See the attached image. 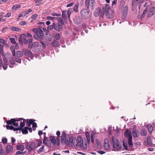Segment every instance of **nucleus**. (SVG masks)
Instances as JSON below:
<instances>
[{"label": "nucleus", "instance_id": "1", "mask_svg": "<svg viewBox=\"0 0 155 155\" xmlns=\"http://www.w3.org/2000/svg\"><path fill=\"white\" fill-rule=\"evenodd\" d=\"M32 31L35 33L33 35L35 39L37 40L44 39V33L41 28H33Z\"/></svg>", "mask_w": 155, "mask_h": 155}, {"label": "nucleus", "instance_id": "2", "mask_svg": "<svg viewBox=\"0 0 155 155\" xmlns=\"http://www.w3.org/2000/svg\"><path fill=\"white\" fill-rule=\"evenodd\" d=\"M29 49H32V50L34 52H39L43 50V48L38 42L36 41L32 43L31 48H29Z\"/></svg>", "mask_w": 155, "mask_h": 155}, {"label": "nucleus", "instance_id": "3", "mask_svg": "<svg viewBox=\"0 0 155 155\" xmlns=\"http://www.w3.org/2000/svg\"><path fill=\"white\" fill-rule=\"evenodd\" d=\"M81 14L84 19H87L91 16L92 13L88 9H82L81 11Z\"/></svg>", "mask_w": 155, "mask_h": 155}, {"label": "nucleus", "instance_id": "4", "mask_svg": "<svg viewBox=\"0 0 155 155\" xmlns=\"http://www.w3.org/2000/svg\"><path fill=\"white\" fill-rule=\"evenodd\" d=\"M77 139L75 137H72L69 138L68 141H67L66 142V145H72L73 144L75 149L78 148V146L77 145Z\"/></svg>", "mask_w": 155, "mask_h": 155}, {"label": "nucleus", "instance_id": "5", "mask_svg": "<svg viewBox=\"0 0 155 155\" xmlns=\"http://www.w3.org/2000/svg\"><path fill=\"white\" fill-rule=\"evenodd\" d=\"M112 141L113 148L114 149H116L117 151H119L121 149V147L120 144L118 139H117L115 141L114 137H113L112 138Z\"/></svg>", "mask_w": 155, "mask_h": 155}, {"label": "nucleus", "instance_id": "6", "mask_svg": "<svg viewBox=\"0 0 155 155\" xmlns=\"http://www.w3.org/2000/svg\"><path fill=\"white\" fill-rule=\"evenodd\" d=\"M26 38V35L25 34H23L20 35L18 38V42L21 45H22L23 43L25 45L28 44L27 40Z\"/></svg>", "mask_w": 155, "mask_h": 155}, {"label": "nucleus", "instance_id": "7", "mask_svg": "<svg viewBox=\"0 0 155 155\" xmlns=\"http://www.w3.org/2000/svg\"><path fill=\"white\" fill-rule=\"evenodd\" d=\"M22 52L26 56H29L31 59L33 58L34 56L30 50L28 49H22Z\"/></svg>", "mask_w": 155, "mask_h": 155}, {"label": "nucleus", "instance_id": "8", "mask_svg": "<svg viewBox=\"0 0 155 155\" xmlns=\"http://www.w3.org/2000/svg\"><path fill=\"white\" fill-rule=\"evenodd\" d=\"M85 141V142H86V140L85 139L83 140L81 136H78L77 138V145L78 146V147H81L83 146V142Z\"/></svg>", "mask_w": 155, "mask_h": 155}, {"label": "nucleus", "instance_id": "9", "mask_svg": "<svg viewBox=\"0 0 155 155\" xmlns=\"http://www.w3.org/2000/svg\"><path fill=\"white\" fill-rule=\"evenodd\" d=\"M155 13V7H151L149 10L147 14L148 18H150L153 16Z\"/></svg>", "mask_w": 155, "mask_h": 155}, {"label": "nucleus", "instance_id": "10", "mask_svg": "<svg viewBox=\"0 0 155 155\" xmlns=\"http://www.w3.org/2000/svg\"><path fill=\"white\" fill-rule=\"evenodd\" d=\"M83 21L82 18L79 16H76L74 19V22L76 24H81Z\"/></svg>", "mask_w": 155, "mask_h": 155}, {"label": "nucleus", "instance_id": "11", "mask_svg": "<svg viewBox=\"0 0 155 155\" xmlns=\"http://www.w3.org/2000/svg\"><path fill=\"white\" fill-rule=\"evenodd\" d=\"M104 146L106 150H108L110 148L109 143L107 138H106L105 139Z\"/></svg>", "mask_w": 155, "mask_h": 155}, {"label": "nucleus", "instance_id": "12", "mask_svg": "<svg viewBox=\"0 0 155 155\" xmlns=\"http://www.w3.org/2000/svg\"><path fill=\"white\" fill-rule=\"evenodd\" d=\"M13 151V147L10 145H7L6 147V153H11Z\"/></svg>", "mask_w": 155, "mask_h": 155}, {"label": "nucleus", "instance_id": "13", "mask_svg": "<svg viewBox=\"0 0 155 155\" xmlns=\"http://www.w3.org/2000/svg\"><path fill=\"white\" fill-rule=\"evenodd\" d=\"M43 143L48 147L51 148V144L49 140L47 139V138L45 136L44 140L43 141Z\"/></svg>", "mask_w": 155, "mask_h": 155}, {"label": "nucleus", "instance_id": "14", "mask_svg": "<svg viewBox=\"0 0 155 155\" xmlns=\"http://www.w3.org/2000/svg\"><path fill=\"white\" fill-rule=\"evenodd\" d=\"M7 129L8 130H13L14 131H16L20 130V128L18 127V128H15L13 126L7 125L6 126Z\"/></svg>", "mask_w": 155, "mask_h": 155}, {"label": "nucleus", "instance_id": "15", "mask_svg": "<svg viewBox=\"0 0 155 155\" xmlns=\"http://www.w3.org/2000/svg\"><path fill=\"white\" fill-rule=\"evenodd\" d=\"M103 13L104 14H107L110 10V7L108 4H106L104 7L103 8Z\"/></svg>", "mask_w": 155, "mask_h": 155}, {"label": "nucleus", "instance_id": "16", "mask_svg": "<svg viewBox=\"0 0 155 155\" xmlns=\"http://www.w3.org/2000/svg\"><path fill=\"white\" fill-rule=\"evenodd\" d=\"M132 134L134 137H137L139 135V131L137 130L136 129L133 128L132 131Z\"/></svg>", "mask_w": 155, "mask_h": 155}, {"label": "nucleus", "instance_id": "17", "mask_svg": "<svg viewBox=\"0 0 155 155\" xmlns=\"http://www.w3.org/2000/svg\"><path fill=\"white\" fill-rule=\"evenodd\" d=\"M124 135L125 137L129 138L130 137H132L130 131H129L128 129L126 130L124 133Z\"/></svg>", "mask_w": 155, "mask_h": 155}, {"label": "nucleus", "instance_id": "18", "mask_svg": "<svg viewBox=\"0 0 155 155\" xmlns=\"http://www.w3.org/2000/svg\"><path fill=\"white\" fill-rule=\"evenodd\" d=\"M49 140L51 143L53 145L56 144V139L54 136H50L49 137Z\"/></svg>", "mask_w": 155, "mask_h": 155}, {"label": "nucleus", "instance_id": "19", "mask_svg": "<svg viewBox=\"0 0 155 155\" xmlns=\"http://www.w3.org/2000/svg\"><path fill=\"white\" fill-rule=\"evenodd\" d=\"M45 39L48 41H51L52 39V36L50 33H47L45 35Z\"/></svg>", "mask_w": 155, "mask_h": 155}, {"label": "nucleus", "instance_id": "20", "mask_svg": "<svg viewBox=\"0 0 155 155\" xmlns=\"http://www.w3.org/2000/svg\"><path fill=\"white\" fill-rule=\"evenodd\" d=\"M147 10L146 8L143 11V13L141 15L140 14L141 13V12L140 11L139 12V15L138 16V17L140 18H143L145 16L146 13L147 12Z\"/></svg>", "mask_w": 155, "mask_h": 155}, {"label": "nucleus", "instance_id": "21", "mask_svg": "<svg viewBox=\"0 0 155 155\" xmlns=\"http://www.w3.org/2000/svg\"><path fill=\"white\" fill-rule=\"evenodd\" d=\"M25 146L26 148L29 150L32 151L34 150V147L31 146L28 142H27L25 143Z\"/></svg>", "mask_w": 155, "mask_h": 155}, {"label": "nucleus", "instance_id": "22", "mask_svg": "<svg viewBox=\"0 0 155 155\" xmlns=\"http://www.w3.org/2000/svg\"><path fill=\"white\" fill-rule=\"evenodd\" d=\"M9 28L12 31H19L21 30V28L14 26H11Z\"/></svg>", "mask_w": 155, "mask_h": 155}, {"label": "nucleus", "instance_id": "23", "mask_svg": "<svg viewBox=\"0 0 155 155\" xmlns=\"http://www.w3.org/2000/svg\"><path fill=\"white\" fill-rule=\"evenodd\" d=\"M90 7L92 9H94L95 7V0H90Z\"/></svg>", "mask_w": 155, "mask_h": 155}, {"label": "nucleus", "instance_id": "24", "mask_svg": "<svg viewBox=\"0 0 155 155\" xmlns=\"http://www.w3.org/2000/svg\"><path fill=\"white\" fill-rule=\"evenodd\" d=\"M128 144L129 147L132 148L133 147V144L132 141V137H130L128 139Z\"/></svg>", "mask_w": 155, "mask_h": 155}, {"label": "nucleus", "instance_id": "25", "mask_svg": "<svg viewBox=\"0 0 155 155\" xmlns=\"http://www.w3.org/2000/svg\"><path fill=\"white\" fill-rule=\"evenodd\" d=\"M58 40H54L51 43L52 45L54 47H58L59 45V43Z\"/></svg>", "mask_w": 155, "mask_h": 155}, {"label": "nucleus", "instance_id": "26", "mask_svg": "<svg viewBox=\"0 0 155 155\" xmlns=\"http://www.w3.org/2000/svg\"><path fill=\"white\" fill-rule=\"evenodd\" d=\"M16 148L17 150H20L21 151H23L24 149V146L22 144L17 145Z\"/></svg>", "mask_w": 155, "mask_h": 155}, {"label": "nucleus", "instance_id": "27", "mask_svg": "<svg viewBox=\"0 0 155 155\" xmlns=\"http://www.w3.org/2000/svg\"><path fill=\"white\" fill-rule=\"evenodd\" d=\"M14 122H15V118L11 119L10 120H7L6 121V123L8 125L11 124H12L13 125V124Z\"/></svg>", "mask_w": 155, "mask_h": 155}, {"label": "nucleus", "instance_id": "28", "mask_svg": "<svg viewBox=\"0 0 155 155\" xmlns=\"http://www.w3.org/2000/svg\"><path fill=\"white\" fill-rule=\"evenodd\" d=\"M85 135L87 140L88 143H90V139L89 133L88 132H86L85 133Z\"/></svg>", "mask_w": 155, "mask_h": 155}, {"label": "nucleus", "instance_id": "29", "mask_svg": "<svg viewBox=\"0 0 155 155\" xmlns=\"http://www.w3.org/2000/svg\"><path fill=\"white\" fill-rule=\"evenodd\" d=\"M101 12L100 9L99 8H96L94 12V15L95 17L97 16L100 14Z\"/></svg>", "mask_w": 155, "mask_h": 155}, {"label": "nucleus", "instance_id": "30", "mask_svg": "<svg viewBox=\"0 0 155 155\" xmlns=\"http://www.w3.org/2000/svg\"><path fill=\"white\" fill-rule=\"evenodd\" d=\"M128 7L127 6H126L123 7L122 9V13L127 14L128 11Z\"/></svg>", "mask_w": 155, "mask_h": 155}, {"label": "nucleus", "instance_id": "31", "mask_svg": "<svg viewBox=\"0 0 155 155\" xmlns=\"http://www.w3.org/2000/svg\"><path fill=\"white\" fill-rule=\"evenodd\" d=\"M147 128L149 133L150 134H151L153 129V127L151 124H148L147 126Z\"/></svg>", "mask_w": 155, "mask_h": 155}, {"label": "nucleus", "instance_id": "32", "mask_svg": "<svg viewBox=\"0 0 155 155\" xmlns=\"http://www.w3.org/2000/svg\"><path fill=\"white\" fill-rule=\"evenodd\" d=\"M4 46L2 44H0V56L4 55V51L3 50Z\"/></svg>", "mask_w": 155, "mask_h": 155}, {"label": "nucleus", "instance_id": "33", "mask_svg": "<svg viewBox=\"0 0 155 155\" xmlns=\"http://www.w3.org/2000/svg\"><path fill=\"white\" fill-rule=\"evenodd\" d=\"M28 127H25L23 128H22V129L21 130L22 131L23 134H27L28 133ZM21 131V130H20Z\"/></svg>", "mask_w": 155, "mask_h": 155}, {"label": "nucleus", "instance_id": "34", "mask_svg": "<svg viewBox=\"0 0 155 155\" xmlns=\"http://www.w3.org/2000/svg\"><path fill=\"white\" fill-rule=\"evenodd\" d=\"M23 120V122L21 121V123L20 124V127H20V130H21L22 129V128L24 127L25 125V123L26 121V120L25 119H22Z\"/></svg>", "mask_w": 155, "mask_h": 155}, {"label": "nucleus", "instance_id": "35", "mask_svg": "<svg viewBox=\"0 0 155 155\" xmlns=\"http://www.w3.org/2000/svg\"><path fill=\"white\" fill-rule=\"evenodd\" d=\"M68 141V139H67L66 137L61 136V142L62 143H65L66 144V141Z\"/></svg>", "mask_w": 155, "mask_h": 155}, {"label": "nucleus", "instance_id": "36", "mask_svg": "<svg viewBox=\"0 0 155 155\" xmlns=\"http://www.w3.org/2000/svg\"><path fill=\"white\" fill-rule=\"evenodd\" d=\"M147 144L148 145L150 146L152 145V143L150 136H148L147 140Z\"/></svg>", "mask_w": 155, "mask_h": 155}, {"label": "nucleus", "instance_id": "37", "mask_svg": "<svg viewBox=\"0 0 155 155\" xmlns=\"http://www.w3.org/2000/svg\"><path fill=\"white\" fill-rule=\"evenodd\" d=\"M23 56V52L21 51H17L16 52V56L18 58H21Z\"/></svg>", "mask_w": 155, "mask_h": 155}, {"label": "nucleus", "instance_id": "38", "mask_svg": "<svg viewBox=\"0 0 155 155\" xmlns=\"http://www.w3.org/2000/svg\"><path fill=\"white\" fill-rule=\"evenodd\" d=\"M28 43V48H31V46L32 45V38L29 39L27 40Z\"/></svg>", "mask_w": 155, "mask_h": 155}, {"label": "nucleus", "instance_id": "39", "mask_svg": "<svg viewBox=\"0 0 155 155\" xmlns=\"http://www.w3.org/2000/svg\"><path fill=\"white\" fill-rule=\"evenodd\" d=\"M96 134V133L94 131H92L91 135V140L92 143H94V136Z\"/></svg>", "mask_w": 155, "mask_h": 155}, {"label": "nucleus", "instance_id": "40", "mask_svg": "<svg viewBox=\"0 0 155 155\" xmlns=\"http://www.w3.org/2000/svg\"><path fill=\"white\" fill-rule=\"evenodd\" d=\"M67 11H64L62 12V17L64 19L67 18Z\"/></svg>", "mask_w": 155, "mask_h": 155}, {"label": "nucleus", "instance_id": "41", "mask_svg": "<svg viewBox=\"0 0 155 155\" xmlns=\"http://www.w3.org/2000/svg\"><path fill=\"white\" fill-rule=\"evenodd\" d=\"M90 0H86L85 4V9H88L90 4Z\"/></svg>", "mask_w": 155, "mask_h": 155}, {"label": "nucleus", "instance_id": "42", "mask_svg": "<svg viewBox=\"0 0 155 155\" xmlns=\"http://www.w3.org/2000/svg\"><path fill=\"white\" fill-rule=\"evenodd\" d=\"M54 38L56 40H59L61 39L60 35L59 33L55 34L54 36Z\"/></svg>", "mask_w": 155, "mask_h": 155}, {"label": "nucleus", "instance_id": "43", "mask_svg": "<svg viewBox=\"0 0 155 155\" xmlns=\"http://www.w3.org/2000/svg\"><path fill=\"white\" fill-rule=\"evenodd\" d=\"M53 25H54V28L57 31H59L60 29H61V28H59V26L57 25L56 24L53 23Z\"/></svg>", "mask_w": 155, "mask_h": 155}, {"label": "nucleus", "instance_id": "44", "mask_svg": "<svg viewBox=\"0 0 155 155\" xmlns=\"http://www.w3.org/2000/svg\"><path fill=\"white\" fill-rule=\"evenodd\" d=\"M10 49L12 51L13 56H15V50L14 48V46H11L10 47Z\"/></svg>", "mask_w": 155, "mask_h": 155}, {"label": "nucleus", "instance_id": "45", "mask_svg": "<svg viewBox=\"0 0 155 155\" xmlns=\"http://www.w3.org/2000/svg\"><path fill=\"white\" fill-rule=\"evenodd\" d=\"M21 5H16L13 6L12 8V9H15L16 10L18 8H20Z\"/></svg>", "mask_w": 155, "mask_h": 155}, {"label": "nucleus", "instance_id": "46", "mask_svg": "<svg viewBox=\"0 0 155 155\" xmlns=\"http://www.w3.org/2000/svg\"><path fill=\"white\" fill-rule=\"evenodd\" d=\"M123 146L124 148V149L125 150H128V146H127V142H125L124 141H123Z\"/></svg>", "mask_w": 155, "mask_h": 155}, {"label": "nucleus", "instance_id": "47", "mask_svg": "<svg viewBox=\"0 0 155 155\" xmlns=\"http://www.w3.org/2000/svg\"><path fill=\"white\" fill-rule=\"evenodd\" d=\"M138 2L139 1L138 0H132V5L137 6Z\"/></svg>", "mask_w": 155, "mask_h": 155}, {"label": "nucleus", "instance_id": "48", "mask_svg": "<svg viewBox=\"0 0 155 155\" xmlns=\"http://www.w3.org/2000/svg\"><path fill=\"white\" fill-rule=\"evenodd\" d=\"M5 152V150L3 149L2 145L0 144V154H3Z\"/></svg>", "mask_w": 155, "mask_h": 155}, {"label": "nucleus", "instance_id": "49", "mask_svg": "<svg viewBox=\"0 0 155 155\" xmlns=\"http://www.w3.org/2000/svg\"><path fill=\"white\" fill-rule=\"evenodd\" d=\"M107 17L109 19L112 18H113L114 16L112 14H109L108 13L107 14H105Z\"/></svg>", "mask_w": 155, "mask_h": 155}, {"label": "nucleus", "instance_id": "50", "mask_svg": "<svg viewBox=\"0 0 155 155\" xmlns=\"http://www.w3.org/2000/svg\"><path fill=\"white\" fill-rule=\"evenodd\" d=\"M45 147V146L43 145L41 148H40L37 151L38 153H40L41 152L44 151V149Z\"/></svg>", "mask_w": 155, "mask_h": 155}, {"label": "nucleus", "instance_id": "51", "mask_svg": "<svg viewBox=\"0 0 155 155\" xmlns=\"http://www.w3.org/2000/svg\"><path fill=\"white\" fill-rule=\"evenodd\" d=\"M9 40L11 43L13 44H15L16 41H15V39L14 38H9Z\"/></svg>", "mask_w": 155, "mask_h": 155}, {"label": "nucleus", "instance_id": "52", "mask_svg": "<svg viewBox=\"0 0 155 155\" xmlns=\"http://www.w3.org/2000/svg\"><path fill=\"white\" fill-rule=\"evenodd\" d=\"M0 43L3 44L4 45H8L7 43L5 42V40L3 39H0Z\"/></svg>", "mask_w": 155, "mask_h": 155}, {"label": "nucleus", "instance_id": "53", "mask_svg": "<svg viewBox=\"0 0 155 155\" xmlns=\"http://www.w3.org/2000/svg\"><path fill=\"white\" fill-rule=\"evenodd\" d=\"M60 136H57L56 137V142H57V144L58 146H59L60 144Z\"/></svg>", "mask_w": 155, "mask_h": 155}, {"label": "nucleus", "instance_id": "54", "mask_svg": "<svg viewBox=\"0 0 155 155\" xmlns=\"http://www.w3.org/2000/svg\"><path fill=\"white\" fill-rule=\"evenodd\" d=\"M19 58H18L17 57H15V61L19 63H21V59Z\"/></svg>", "mask_w": 155, "mask_h": 155}, {"label": "nucleus", "instance_id": "55", "mask_svg": "<svg viewBox=\"0 0 155 155\" xmlns=\"http://www.w3.org/2000/svg\"><path fill=\"white\" fill-rule=\"evenodd\" d=\"M127 16V14H124V13H122V15L121 16V18L122 19H125Z\"/></svg>", "mask_w": 155, "mask_h": 155}, {"label": "nucleus", "instance_id": "56", "mask_svg": "<svg viewBox=\"0 0 155 155\" xmlns=\"http://www.w3.org/2000/svg\"><path fill=\"white\" fill-rule=\"evenodd\" d=\"M38 17V15L37 14H33L31 17V18L33 20H35Z\"/></svg>", "mask_w": 155, "mask_h": 155}, {"label": "nucleus", "instance_id": "57", "mask_svg": "<svg viewBox=\"0 0 155 155\" xmlns=\"http://www.w3.org/2000/svg\"><path fill=\"white\" fill-rule=\"evenodd\" d=\"M36 141L38 142V144L37 147H38L41 145L42 143V141L41 140L38 139L36 140Z\"/></svg>", "mask_w": 155, "mask_h": 155}, {"label": "nucleus", "instance_id": "58", "mask_svg": "<svg viewBox=\"0 0 155 155\" xmlns=\"http://www.w3.org/2000/svg\"><path fill=\"white\" fill-rule=\"evenodd\" d=\"M54 17H51L50 16H47L46 17V18L47 19L51 20L53 21H54Z\"/></svg>", "mask_w": 155, "mask_h": 155}, {"label": "nucleus", "instance_id": "59", "mask_svg": "<svg viewBox=\"0 0 155 155\" xmlns=\"http://www.w3.org/2000/svg\"><path fill=\"white\" fill-rule=\"evenodd\" d=\"M2 141L4 144L7 143V139L6 138H4L2 139Z\"/></svg>", "mask_w": 155, "mask_h": 155}, {"label": "nucleus", "instance_id": "60", "mask_svg": "<svg viewBox=\"0 0 155 155\" xmlns=\"http://www.w3.org/2000/svg\"><path fill=\"white\" fill-rule=\"evenodd\" d=\"M78 5H76L73 8L74 10L76 12H77L78 11Z\"/></svg>", "mask_w": 155, "mask_h": 155}, {"label": "nucleus", "instance_id": "61", "mask_svg": "<svg viewBox=\"0 0 155 155\" xmlns=\"http://www.w3.org/2000/svg\"><path fill=\"white\" fill-rule=\"evenodd\" d=\"M32 9L30 8L28 9L27 10L24 11L26 13V15L28 14L30 12H32Z\"/></svg>", "mask_w": 155, "mask_h": 155}, {"label": "nucleus", "instance_id": "62", "mask_svg": "<svg viewBox=\"0 0 155 155\" xmlns=\"http://www.w3.org/2000/svg\"><path fill=\"white\" fill-rule=\"evenodd\" d=\"M4 16L3 15H0V22H4L5 21V19L2 18Z\"/></svg>", "mask_w": 155, "mask_h": 155}, {"label": "nucleus", "instance_id": "63", "mask_svg": "<svg viewBox=\"0 0 155 155\" xmlns=\"http://www.w3.org/2000/svg\"><path fill=\"white\" fill-rule=\"evenodd\" d=\"M51 15L54 16L59 17L61 16L60 14H57L55 13H53L51 14Z\"/></svg>", "mask_w": 155, "mask_h": 155}, {"label": "nucleus", "instance_id": "64", "mask_svg": "<svg viewBox=\"0 0 155 155\" xmlns=\"http://www.w3.org/2000/svg\"><path fill=\"white\" fill-rule=\"evenodd\" d=\"M7 64H4V63L3 64L2 66L4 70H5L7 68Z\"/></svg>", "mask_w": 155, "mask_h": 155}]
</instances>
